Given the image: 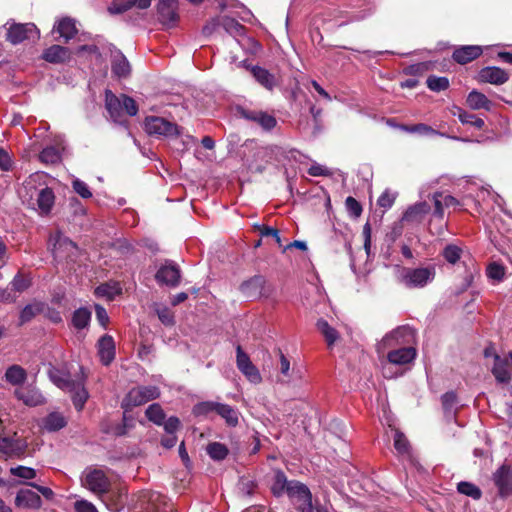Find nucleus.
Returning a JSON list of instances; mask_svg holds the SVG:
<instances>
[{"label": "nucleus", "mask_w": 512, "mask_h": 512, "mask_svg": "<svg viewBox=\"0 0 512 512\" xmlns=\"http://www.w3.org/2000/svg\"><path fill=\"white\" fill-rule=\"evenodd\" d=\"M54 259L58 262L74 263L81 254L80 248L62 233L57 232L50 236Z\"/></svg>", "instance_id": "nucleus-1"}, {"label": "nucleus", "mask_w": 512, "mask_h": 512, "mask_svg": "<svg viewBox=\"0 0 512 512\" xmlns=\"http://www.w3.org/2000/svg\"><path fill=\"white\" fill-rule=\"evenodd\" d=\"M145 131L158 138H173L182 133V128L176 123L170 122L163 117L148 116L144 121Z\"/></svg>", "instance_id": "nucleus-2"}, {"label": "nucleus", "mask_w": 512, "mask_h": 512, "mask_svg": "<svg viewBox=\"0 0 512 512\" xmlns=\"http://www.w3.org/2000/svg\"><path fill=\"white\" fill-rule=\"evenodd\" d=\"M160 396V390L157 386H137L132 388L124 397L121 407L125 412L134 407L143 405L148 401L157 399Z\"/></svg>", "instance_id": "nucleus-3"}, {"label": "nucleus", "mask_w": 512, "mask_h": 512, "mask_svg": "<svg viewBox=\"0 0 512 512\" xmlns=\"http://www.w3.org/2000/svg\"><path fill=\"white\" fill-rule=\"evenodd\" d=\"M82 485L99 497L105 496L110 488V481L105 472L94 467H87L81 477Z\"/></svg>", "instance_id": "nucleus-4"}, {"label": "nucleus", "mask_w": 512, "mask_h": 512, "mask_svg": "<svg viewBox=\"0 0 512 512\" xmlns=\"http://www.w3.org/2000/svg\"><path fill=\"white\" fill-rule=\"evenodd\" d=\"M139 504L144 512H178L168 498L154 491L143 492Z\"/></svg>", "instance_id": "nucleus-5"}, {"label": "nucleus", "mask_w": 512, "mask_h": 512, "mask_svg": "<svg viewBox=\"0 0 512 512\" xmlns=\"http://www.w3.org/2000/svg\"><path fill=\"white\" fill-rule=\"evenodd\" d=\"M434 268H405L401 273V282L408 288H422L434 279Z\"/></svg>", "instance_id": "nucleus-6"}, {"label": "nucleus", "mask_w": 512, "mask_h": 512, "mask_svg": "<svg viewBox=\"0 0 512 512\" xmlns=\"http://www.w3.org/2000/svg\"><path fill=\"white\" fill-rule=\"evenodd\" d=\"M9 25L6 33V40L13 45L20 44L25 40L39 38V30L33 23H7Z\"/></svg>", "instance_id": "nucleus-7"}, {"label": "nucleus", "mask_w": 512, "mask_h": 512, "mask_svg": "<svg viewBox=\"0 0 512 512\" xmlns=\"http://www.w3.org/2000/svg\"><path fill=\"white\" fill-rule=\"evenodd\" d=\"M287 495L298 505L301 512H314L312 494L305 484L299 481H291Z\"/></svg>", "instance_id": "nucleus-8"}, {"label": "nucleus", "mask_w": 512, "mask_h": 512, "mask_svg": "<svg viewBox=\"0 0 512 512\" xmlns=\"http://www.w3.org/2000/svg\"><path fill=\"white\" fill-rule=\"evenodd\" d=\"M491 372L498 383L508 384L512 379V352L503 355L494 354Z\"/></svg>", "instance_id": "nucleus-9"}, {"label": "nucleus", "mask_w": 512, "mask_h": 512, "mask_svg": "<svg viewBox=\"0 0 512 512\" xmlns=\"http://www.w3.org/2000/svg\"><path fill=\"white\" fill-rule=\"evenodd\" d=\"M236 364L240 372L253 384H259L262 381L259 369L251 362L248 354H246L242 347H236Z\"/></svg>", "instance_id": "nucleus-10"}, {"label": "nucleus", "mask_w": 512, "mask_h": 512, "mask_svg": "<svg viewBox=\"0 0 512 512\" xmlns=\"http://www.w3.org/2000/svg\"><path fill=\"white\" fill-rule=\"evenodd\" d=\"M493 482L502 498L512 495V467L503 464L493 473Z\"/></svg>", "instance_id": "nucleus-11"}, {"label": "nucleus", "mask_w": 512, "mask_h": 512, "mask_svg": "<svg viewBox=\"0 0 512 512\" xmlns=\"http://www.w3.org/2000/svg\"><path fill=\"white\" fill-rule=\"evenodd\" d=\"M177 9V0H160L157 4L159 21L166 26H173L178 20Z\"/></svg>", "instance_id": "nucleus-12"}, {"label": "nucleus", "mask_w": 512, "mask_h": 512, "mask_svg": "<svg viewBox=\"0 0 512 512\" xmlns=\"http://www.w3.org/2000/svg\"><path fill=\"white\" fill-rule=\"evenodd\" d=\"M15 505L22 509H40L42 506L41 497L34 491L29 489H21L15 497Z\"/></svg>", "instance_id": "nucleus-13"}, {"label": "nucleus", "mask_w": 512, "mask_h": 512, "mask_svg": "<svg viewBox=\"0 0 512 512\" xmlns=\"http://www.w3.org/2000/svg\"><path fill=\"white\" fill-rule=\"evenodd\" d=\"M509 74L502 68L489 66L482 68L479 72V81L494 85H501L507 82Z\"/></svg>", "instance_id": "nucleus-14"}, {"label": "nucleus", "mask_w": 512, "mask_h": 512, "mask_svg": "<svg viewBox=\"0 0 512 512\" xmlns=\"http://www.w3.org/2000/svg\"><path fill=\"white\" fill-rule=\"evenodd\" d=\"M240 113L243 118L259 124L265 130H271L277 124L274 116L260 110L242 109Z\"/></svg>", "instance_id": "nucleus-15"}, {"label": "nucleus", "mask_w": 512, "mask_h": 512, "mask_svg": "<svg viewBox=\"0 0 512 512\" xmlns=\"http://www.w3.org/2000/svg\"><path fill=\"white\" fill-rule=\"evenodd\" d=\"M98 355L103 365L108 366L115 358V342L111 335H103L97 343Z\"/></svg>", "instance_id": "nucleus-16"}, {"label": "nucleus", "mask_w": 512, "mask_h": 512, "mask_svg": "<svg viewBox=\"0 0 512 512\" xmlns=\"http://www.w3.org/2000/svg\"><path fill=\"white\" fill-rule=\"evenodd\" d=\"M180 270L174 264H167L159 268L155 278L159 283L175 287L180 282Z\"/></svg>", "instance_id": "nucleus-17"}, {"label": "nucleus", "mask_w": 512, "mask_h": 512, "mask_svg": "<svg viewBox=\"0 0 512 512\" xmlns=\"http://www.w3.org/2000/svg\"><path fill=\"white\" fill-rule=\"evenodd\" d=\"M482 52L481 46L465 45L456 48L453 52L452 58L458 64L464 65L477 59Z\"/></svg>", "instance_id": "nucleus-18"}, {"label": "nucleus", "mask_w": 512, "mask_h": 512, "mask_svg": "<svg viewBox=\"0 0 512 512\" xmlns=\"http://www.w3.org/2000/svg\"><path fill=\"white\" fill-rule=\"evenodd\" d=\"M265 278L261 275H255L249 280L243 282L240 286L241 292L248 298H258L262 295Z\"/></svg>", "instance_id": "nucleus-19"}, {"label": "nucleus", "mask_w": 512, "mask_h": 512, "mask_svg": "<svg viewBox=\"0 0 512 512\" xmlns=\"http://www.w3.org/2000/svg\"><path fill=\"white\" fill-rule=\"evenodd\" d=\"M53 32H57L64 42H68L77 34L78 29L73 18L63 17L54 24Z\"/></svg>", "instance_id": "nucleus-20"}, {"label": "nucleus", "mask_w": 512, "mask_h": 512, "mask_svg": "<svg viewBox=\"0 0 512 512\" xmlns=\"http://www.w3.org/2000/svg\"><path fill=\"white\" fill-rule=\"evenodd\" d=\"M71 57L70 50L60 45H52L45 49L42 58L49 63H64L69 61Z\"/></svg>", "instance_id": "nucleus-21"}, {"label": "nucleus", "mask_w": 512, "mask_h": 512, "mask_svg": "<svg viewBox=\"0 0 512 512\" xmlns=\"http://www.w3.org/2000/svg\"><path fill=\"white\" fill-rule=\"evenodd\" d=\"M15 396L27 406H38L45 402L43 395L31 387L16 389Z\"/></svg>", "instance_id": "nucleus-22"}, {"label": "nucleus", "mask_w": 512, "mask_h": 512, "mask_svg": "<svg viewBox=\"0 0 512 512\" xmlns=\"http://www.w3.org/2000/svg\"><path fill=\"white\" fill-rule=\"evenodd\" d=\"M105 107L110 115V117L115 122H120V118L122 117V103H121V95L118 97L112 91L106 90L105 92Z\"/></svg>", "instance_id": "nucleus-23"}, {"label": "nucleus", "mask_w": 512, "mask_h": 512, "mask_svg": "<svg viewBox=\"0 0 512 512\" xmlns=\"http://www.w3.org/2000/svg\"><path fill=\"white\" fill-rule=\"evenodd\" d=\"M416 357V350L413 347H403L397 350L390 351L387 358L390 363L397 365L408 364Z\"/></svg>", "instance_id": "nucleus-24"}, {"label": "nucleus", "mask_w": 512, "mask_h": 512, "mask_svg": "<svg viewBox=\"0 0 512 512\" xmlns=\"http://www.w3.org/2000/svg\"><path fill=\"white\" fill-rule=\"evenodd\" d=\"M45 303L41 301H33L20 311L18 326H22L30 322L34 317L41 314L44 311Z\"/></svg>", "instance_id": "nucleus-25"}, {"label": "nucleus", "mask_w": 512, "mask_h": 512, "mask_svg": "<svg viewBox=\"0 0 512 512\" xmlns=\"http://www.w3.org/2000/svg\"><path fill=\"white\" fill-rule=\"evenodd\" d=\"M54 202L55 195L51 188L45 187L37 192V205L41 214L48 215Z\"/></svg>", "instance_id": "nucleus-26"}, {"label": "nucleus", "mask_w": 512, "mask_h": 512, "mask_svg": "<svg viewBox=\"0 0 512 512\" xmlns=\"http://www.w3.org/2000/svg\"><path fill=\"white\" fill-rule=\"evenodd\" d=\"M467 105L473 110L484 109L490 111L492 109V101L489 100L483 93L472 90L466 99Z\"/></svg>", "instance_id": "nucleus-27"}, {"label": "nucleus", "mask_w": 512, "mask_h": 512, "mask_svg": "<svg viewBox=\"0 0 512 512\" xmlns=\"http://www.w3.org/2000/svg\"><path fill=\"white\" fill-rule=\"evenodd\" d=\"M71 394V398L75 408L80 411L83 409L87 399L88 392L82 381H75L73 386L67 390Z\"/></svg>", "instance_id": "nucleus-28"}, {"label": "nucleus", "mask_w": 512, "mask_h": 512, "mask_svg": "<svg viewBox=\"0 0 512 512\" xmlns=\"http://www.w3.org/2000/svg\"><path fill=\"white\" fill-rule=\"evenodd\" d=\"M251 73L255 80L268 90H272L276 86V78L267 69L260 66H252Z\"/></svg>", "instance_id": "nucleus-29"}, {"label": "nucleus", "mask_w": 512, "mask_h": 512, "mask_svg": "<svg viewBox=\"0 0 512 512\" xmlns=\"http://www.w3.org/2000/svg\"><path fill=\"white\" fill-rule=\"evenodd\" d=\"M415 337V331L410 326H400L386 336V340H395L398 344H409Z\"/></svg>", "instance_id": "nucleus-30"}, {"label": "nucleus", "mask_w": 512, "mask_h": 512, "mask_svg": "<svg viewBox=\"0 0 512 512\" xmlns=\"http://www.w3.org/2000/svg\"><path fill=\"white\" fill-rule=\"evenodd\" d=\"M24 444L10 437L0 436V451L8 456H18L23 453Z\"/></svg>", "instance_id": "nucleus-31"}, {"label": "nucleus", "mask_w": 512, "mask_h": 512, "mask_svg": "<svg viewBox=\"0 0 512 512\" xmlns=\"http://www.w3.org/2000/svg\"><path fill=\"white\" fill-rule=\"evenodd\" d=\"M217 407L216 413L225 420L228 426L235 427L238 425L239 412L237 409L224 403H219Z\"/></svg>", "instance_id": "nucleus-32"}, {"label": "nucleus", "mask_w": 512, "mask_h": 512, "mask_svg": "<svg viewBox=\"0 0 512 512\" xmlns=\"http://www.w3.org/2000/svg\"><path fill=\"white\" fill-rule=\"evenodd\" d=\"M66 425V418L59 412H51L43 419V428L49 432L58 431Z\"/></svg>", "instance_id": "nucleus-33"}, {"label": "nucleus", "mask_w": 512, "mask_h": 512, "mask_svg": "<svg viewBox=\"0 0 512 512\" xmlns=\"http://www.w3.org/2000/svg\"><path fill=\"white\" fill-rule=\"evenodd\" d=\"M50 380L60 389L68 390L73 386L75 380H72L69 374L57 368H51L48 372Z\"/></svg>", "instance_id": "nucleus-34"}, {"label": "nucleus", "mask_w": 512, "mask_h": 512, "mask_svg": "<svg viewBox=\"0 0 512 512\" xmlns=\"http://www.w3.org/2000/svg\"><path fill=\"white\" fill-rule=\"evenodd\" d=\"M112 72L119 78H125L130 75V64L122 53L114 55L112 60Z\"/></svg>", "instance_id": "nucleus-35"}, {"label": "nucleus", "mask_w": 512, "mask_h": 512, "mask_svg": "<svg viewBox=\"0 0 512 512\" xmlns=\"http://www.w3.org/2000/svg\"><path fill=\"white\" fill-rule=\"evenodd\" d=\"M291 481L287 480L286 475L281 470H276L273 477V483L271 485V491L273 495L279 497L284 492H288V486Z\"/></svg>", "instance_id": "nucleus-36"}, {"label": "nucleus", "mask_w": 512, "mask_h": 512, "mask_svg": "<svg viewBox=\"0 0 512 512\" xmlns=\"http://www.w3.org/2000/svg\"><path fill=\"white\" fill-rule=\"evenodd\" d=\"M316 326L318 330L321 332V334L324 336L328 347H332L339 339V333L337 332V330L330 326L326 320H318Z\"/></svg>", "instance_id": "nucleus-37"}, {"label": "nucleus", "mask_w": 512, "mask_h": 512, "mask_svg": "<svg viewBox=\"0 0 512 512\" xmlns=\"http://www.w3.org/2000/svg\"><path fill=\"white\" fill-rule=\"evenodd\" d=\"M429 211L430 205L427 202H419L406 210L403 219L406 221H417Z\"/></svg>", "instance_id": "nucleus-38"}, {"label": "nucleus", "mask_w": 512, "mask_h": 512, "mask_svg": "<svg viewBox=\"0 0 512 512\" xmlns=\"http://www.w3.org/2000/svg\"><path fill=\"white\" fill-rule=\"evenodd\" d=\"M27 373L24 368L19 365L10 366L5 372V379L12 385H20L25 382Z\"/></svg>", "instance_id": "nucleus-39"}, {"label": "nucleus", "mask_w": 512, "mask_h": 512, "mask_svg": "<svg viewBox=\"0 0 512 512\" xmlns=\"http://www.w3.org/2000/svg\"><path fill=\"white\" fill-rule=\"evenodd\" d=\"M393 445L397 453L401 456L409 457L411 454V447L406 436L399 430H395Z\"/></svg>", "instance_id": "nucleus-40"}, {"label": "nucleus", "mask_w": 512, "mask_h": 512, "mask_svg": "<svg viewBox=\"0 0 512 512\" xmlns=\"http://www.w3.org/2000/svg\"><path fill=\"white\" fill-rule=\"evenodd\" d=\"M221 27L234 37L243 35L245 31V27L242 24L228 16L221 17Z\"/></svg>", "instance_id": "nucleus-41"}, {"label": "nucleus", "mask_w": 512, "mask_h": 512, "mask_svg": "<svg viewBox=\"0 0 512 512\" xmlns=\"http://www.w3.org/2000/svg\"><path fill=\"white\" fill-rule=\"evenodd\" d=\"M121 291V287L117 283H104L95 289V294L99 297L113 300L117 295L121 294Z\"/></svg>", "instance_id": "nucleus-42"}, {"label": "nucleus", "mask_w": 512, "mask_h": 512, "mask_svg": "<svg viewBox=\"0 0 512 512\" xmlns=\"http://www.w3.org/2000/svg\"><path fill=\"white\" fill-rule=\"evenodd\" d=\"M145 415L149 421L159 426L164 423L166 417L162 407L158 403L149 405L145 411Z\"/></svg>", "instance_id": "nucleus-43"}, {"label": "nucleus", "mask_w": 512, "mask_h": 512, "mask_svg": "<svg viewBox=\"0 0 512 512\" xmlns=\"http://www.w3.org/2000/svg\"><path fill=\"white\" fill-rule=\"evenodd\" d=\"M91 319V312L86 308L75 310L72 316V324L76 329H84L88 326Z\"/></svg>", "instance_id": "nucleus-44"}, {"label": "nucleus", "mask_w": 512, "mask_h": 512, "mask_svg": "<svg viewBox=\"0 0 512 512\" xmlns=\"http://www.w3.org/2000/svg\"><path fill=\"white\" fill-rule=\"evenodd\" d=\"M207 454L213 459V460H223L228 455V448L220 443V442H212L207 445L206 448Z\"/></svg>", "instance_id": "nucleus-45"}, {"label": "nucleus", "mask_w": 512, "mask_h": 512, "mask_svg": "<svg viewBox=\"0 0 512 512\" xmlns=\"http://www.w3.org/2000/svg\"><path fill=\"white\" fill-rule=\"evenodd\" d=\"M457 490L459 493L469 496L474 500H478L482 496L480 488L471 482L462 481L458 483Z\"/></svg>", "instance_id": "nucleus-46"}, {"label": "nucleus", "mask_w": 512, "mask_h": 512, "mask_svg": "<svg viewBox=\"0 0 512 512\" xmlns=\"http://www.w3.org/2000/svg\"><path fill=\"white\" fill-rule=\"evenodd\" d=\"M458 119L462 124H470L477 129H482L485 125L484 120L477 117L475 114L468 113L462 109H458Z\"/></svg>", "instance_id": "nucleus-47"}, {"label": "nucleus", "mask_w": 512, "mask_h": 512, "mask_svg": "<svg viewBox=\"0 0 512 512\" xmlns=\"http://www.w3.org/2000/svg\"><path fill=\"white\" fill-rule=\"evenodd\" d=\"M60 159V153L54 146L44 148L39 154V160L45 164H56Z\"/></svg>", "instance_id": "nucleus-48"}, {"label": "nucleus", "mask_w": 512, "mask_h": 512, "mask_svg": "<svg viewBox=\"0 0 512 512\" xmlns=\"http://www.w3.org/2000/svg\"><path fill=\"white\" fill-rule=\"evenodd\" d=\"M10 285L12 290L21 293L26 291L31 286V279L19 272L14 276L10 282Z\"/></svg>", "instance_id": "nucleus-49"}, {"label": "nucleus", "mask_w": 512, "mask_h": 512, "mask_svg": "<svg viewBox=\"0 0 512 512\" xmlns=\"http://www.w3.org/2000/svg\"><path fill=\"white\" fill-rule=\"evenodd\" d=\"M401 128H402V130L409 132V133H418V134L426 135V136L439 134L431 126H429L427 124H423V123H419V124L411 125V126L403 125Z\"/></svg>", "instance_id": "nucleus-50"}, {"label": "nucleus", "mask_w": 512, "mask_h": 512, "mask_svg": "<svg viewBox=\"0 0 512 512\" xmlns=\"http://www.w3.org/2000/svg\"><path fill=\"white\" fill-rule=\"evenodd\" d=\"M254 228L259 232V234L262 237H272L274 238L275 242L279 245V247L282 246V241L278 229L269 227L264 224H256Z\"/></svg>", "instance_id": "nucleus-51"}, {"label": "nucleus", "mask_w": 512, "mask_h": 512, "mask_svg": "<svg viewBox=\"0 0 512 512\" xmlns=\"http://www.w3.org/2000/svg\"><path fill=\"white\" fill-rule=\"evenodd\" d=\"M442 255L447 262L450 264H455L461 258L462 249L456 245L449 244L444 248Z\"/></svg>", "instance_id": "nucleus-52"}, {"label": "nucleus", "mask_w": 512, "mask_h": 512, "mask_svg": "<svg viewBox=\"0 0 512 512\" xmlns=\"http://www.w3.org/2000/svg\"><path fill=\"white\" fill-rule=\"evenodd\" d=\"M427 86L432 91H442L449 87V80L446 77L429 76L427 78Z\"/></svg>", "instance_id": "nucleus-53"}, {"label": "nucleus", "mask_w": 512, "mask_h": 512, "mask_svg": "<svg viewBox=\"0 0 512 512\" xmlns=\"http://www.w3.org/2000/svg\"><path fill=\"white\" fill-rule=\"evenodd\" d=\"M218 405H219V402H214V401L201 402L194 406L193 412L195 415H198V416H207L211 412L216 413Z\"/></svg>", "instance_id": "nucleus-54"}, {"label": "nucleus", "mask_w": 512, "mask_h": 512, "mask_svg": "<svg viewBox=\"0 0 512 512\" xmlns=\"http://www.w3.org/2000/svg\"><path fill=\"white\" fill-rule=\"evenodd\" d=\"M441 402L445 413L451 415L457 404V396L454 392H446L442 395Z\"/></svg>", "instance_id": "nucleus-55"}, {"label": "nucleus", "mask_w": 512, "mask_h": 512, "mask_svg": "<svg viewBox=\"0 0 512 512\" xmlns=\"http://www.w3.org/2000/svg\"><path fill=\"white\" fill-rule=\"evenodd\" d=\"M10 473L13 476H16V477H19L22 479H26V480H31L36 477V470L33 468H30V467H26V466L11 467Z\"/></svg>", "instance_id": "nucleus-56"}, {"label": "nucleus", "mask_w": 512, "mask_h": 512, "mask_svg": "<svg viewBox=\"0 0 512 512\" xmlns=\"http://www.w3.org/2000/svg\"><path fill=\"white\" fill-rule=\"evenodd\" d=\"M122 112L125 111L129 116H135L138 112V106L135 100L125 94H121Z\"/></svg>", "instance_id": "nucleus-57"}, {"label": "nucleus", "mask_w": 512, "mask_h": 512, "mask_svg": "<svg viewBox=\"0 0 512 512\" xmlns=\"http://www.w3.org/2000/svg\"><path fill=\"white\" fill-rule=\"evenodd\" d=\"M72 186L74 191L82 198L88 199L92 197V192L90 191L88 185L84 181L80 179H75L72 182Z\"/></svg>", "instance_id": "nucleus-58"}, {"label": "nucleus", "mask_w": 512, "mask_h": 512, "mask_svg": "<svg viewBox=\"0 0 512 512\" xmlns=\"http://www.w3.org/2000/svg\"><path fill=\"white\" fill-rule=\"evenodd\" d=\"M159 320L166 326L174 324V315L169 308L165 306L158 307L156 309Z\"/></svg>", "instance_id": "nucleus-59"}, {"label": "nucleus", "mask_w": 512, "mask_h": 512, "mask_svg": "<svg viewBox=\"0 0 512 512\" xmlns=\"http://www.w3.org/2000/svg\"><path fill=\"white\" fill-rule=\"evenodd\" d=\"M346 208L350 215L354 217H359L362 213V206L360 203L353 197L349 196L345 200Z\"/></svg>", "instance_id": "nucleus-60"}, {"label": "nucleus", "mask_w": 512, "mask_h": 512, "mask_svg": "<svg viewBox=\"0 0 512 512\" xmlns=\"http://www.w3.org/2000/svg\"><path fill=\"white\" fill-rule=\"evenodd\" d=\"M504 267L497 263H492L487 268V275L493 280L500 281L504 277Z\"/></svg>", "instance_id": "nucleus-61"}, {"label": "nucleus", "mask_w": 512, "mask_h": 512, "mask_svg": "<svg viewBox=\"0 0 512 512\" xmlns=\"http://www.w3.org/2000/svg\"><path fill=\"white\" fill-rule=\"evenodd\" d=\"M133 427V419L127 417L126 412H124L123 415V424L118 425L115 430L114 434L116 436H124L127 433V430Z\"/></svg>", "instance_id": "nucleus-62"}, {"label": "nucleus", "mask_w": 512, "mask_h": 512, "mask_svg": "<svg viewBox=\"0 0 512 512\" xmlns=\"http://www.w3.org/2000/svg\"><path fill=\"white\" fill-rule=\"evenodd\" d=\"M129 9H130V5H129L128 0L120 1V2L115 1L108 7V11L110 14H121Z\"/></svg>", "instance_id": "nucleus-63"}, {"label": "nucleus", "mask_w": 512, "mask_h": 512, "mask_svg": "<svg viewBox=\"0 0 512 512\" xmlns=\"http://www.w3.org/2000/svg\"><path fill=\"white\" fill-rule=\"evenodd\" d=\"M76 512H98L95 506L85 500L77 501L75 503Z\"/></svg>", "instance_id": "nucleus-64"}]
</instances>
